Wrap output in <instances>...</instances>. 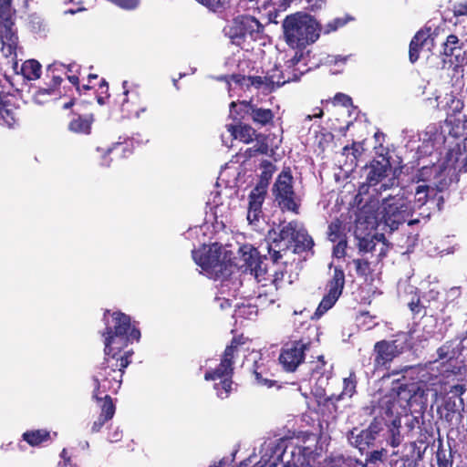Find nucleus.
Wrapping results in <instances>:
<instances>
[{
    "label": "nucleus",
    "instance_id": "1",
    "mask_svg": "<svg viewBox=\"0 0 467 467\" xmlns=\"http://www.w3.org/2000/svg\"><path fill=\"white\" fill-rule=\"evenodd\" d=\"M103 320L105 329L102 332V337L105 357L92 378L93 396L96 400H100L99 396L105 393H116L119 389L123 371L130 363L133 354L128 346L138 342L140 338L138 322L125 313L107 310Z\"/></svg>",
    "mask_w": 467,
    "mask_h": 467
},
{
    "label": "nucleus",
    "instance_id": "2",
    "mask_svg": "<svg viewBox=\"0 0 467 467\" xmlns=\"http://www.w3.org/2000/svg\"><path fill=\"white\" fill-rule=\"evenodd\" d=\"M192 259L201 273L210 278L225 277L232 273L234 253L227 245L219 243L203 244L192 252Z\"/></svg>",
    "mask_w": 467,
    "mask_h": 467
},
{
    "label": "nucleus",
    "instance_id": "3",
    "mask_svg": "<svg viewBox=\"0 0 467 467\" xmlns=\"http://www.w3.org/2000/svg\"><path fill=\"white\" fill-rule=\"evenodd\" d=\"M283 28L286 44L296 49L315 43L321 33V26L316 18L304 12L286 16L283 22Z\"/></svg>",
    "mask_w": 467,
    "mask_h": 467
},
{
    "label": "nucleus",
    "instance_id": "4",
    "mask_svg": "<svg viewBox=\"0 0 467 467\" xmlns=\"http://www.w3.org/2000/svg\"><path fill=\"white\" fill-rule=\"evenodd\" d=\"M363 208H368L370 214L378 217L379 227L389 232L398 229L399 225L406 222L414 213L410 201L403 195L384 199L377 210H374L371 205H366Z\"/></svg>",
    "mask_w": 467,
    "mask_h": 467
},
{
    "label": "nucleus",
    "instance_id": "5",
    "mask_svg": "<svg viewBox=\"0 0 467 467\" xmlns=\"http://www.w3.org/2000/svg\"><path fill=\"white\" fill-rule=\"evenodd\" d=\"M428 391H432L436 400L438 390L430 388L427 384L420 385L416 389L400 387L398 391L391 392L388 400L385 401L387 413L395 417L405 416L410 412L414 404H417L420 410H424L427 405Z\"/></svg>",
    "mask_w": 467,
    "mask_h": 467
},
{
    "label": "nucleus",
    "instance_id": "6",
    "mask_svg": "<svg viewBox=\"0 0 467 467\" xmlns=\"http://www.w3.org/2000/svg\"><path fill=\"white\" fill-rule=\"evenodd\" d=\"M240 344L236 340H233L226 347L218 367L213 369L209 366V361H206L204 366L208 368L204 374L205 380H219L214 384V389L217 391V396L221 399L227 398L232 390L233 364L235 356L240 352Z\"/></svg>",
    "mask_w": 467,
    "mask_h": 467
},
{
    "label": "nucleus",
    "instance_id": "7",
    "mask_svg": "<svg viewBox=\"0 0 467 467\" xmlns=\"http://www.w3.org/2000/svg\"><path fill=\"white\" fill-rule=\"evenodd\" d=\"M301 55L297 52L295 53L293 57L286 62L285 69L281 70L278 67H275L268 70L265 76H256L249 78L251 85L257 88H262L265 91H272L275 88L285 84L289 81H294L299 78L303 71L296 68L299 63Z\"/></svg>",
    "mask_w": 467,
    "mask_h": 467
},
{
    "label": "nucleus",
    "instance_id": "8",
    "mask_svg": "<svg viewBox=\"0 0 467 467\" xmlns=\"http://www.w3.org/2000/svg\"><path fill=\"white\" fill-rule=\"evenodd\" d=\"M262 25L252 16H238L224 26V35L233 44L242 46L246 38L255 40L262 31Z\"/></svg>",
    "mask_w": 467,
    "mask_h": 467
},
{
    "label": "nucleus",
    "instance_id": "9",
    "mask_svg": "<svg viewBox=\"0 0 467 467\" xmlns=\"http://www.w3.org/2000/svg\"><path fill=\"white\" fill-rule=\"evenodd\" d=\"M368 208H362L355 226V236L358 241V248L363 252H370L375 247L374 238H378L373 234V231L379 228V220L377 216L370 214Z\"/></svg>",
    "mask_w": 467,
    "mask_h": 467
},
{
    "label": "nucleus",
    "instance_id": "10",
    "mask_svg": "<svg viewBox=\"0 0 467 467\" xmlns=\"http://www.w3.org/2000/svg\"><path fill=\"white\" fill-rule=\"evenodd\" d=\"M293 177L289 170L283 171L274 185L275 201L282 210L298 213L299 200L293 190Z\"/></svg>",
    "mask_w": 467,
    "mask_h": 467
},
{
    "label": "nucleus",
    "instance_id": "11",
    "mask_svg": "<svg viewBox=\"0 0 467 467\" xmlns=\"http://www.w3.org/2000/svg\"><path fill=\"white\" fill-rule=\"evenodd\" d=\"M10 0H0V50L5 57L16 56L17 36L13 30L8 4Z\"/></svg>",
    "mask_w": 467,
    "mask_h": 467
},
{
    "label": "nucleus",
    "instance_id": "12",
    "mask_svg": "<svg viewBox=\"0 0 467 467\" xmlns=\"http://www.w3.org/2000/svg\"><path fill=\"white\" fill-rule=\"evenodd\" d=\"M122 88L124 96L121 102L122 112L129 118H140L141 114L146 112L148 105L140 94L139 86L123 81Z\"/></svg>",
    "mask_w": 467,
    "mask_h": 467
},
{
    "label": "nucleus",
    "instance_id": "13",
    "mask_svg": "<svg viewBox=\"0 0 467 467\" xmlns=\"http://www.w3.org/2000/svg\"><path fill=\"white\" fill-rule=\"evenodd\" d=\"M244 114L249 115L253 122L260 126H266L272 123L275 117V114L271 109L258 108L246 101L231 103L230 116L232 118L237 119V115H240V119H244Z\"/></svg>",
    "mask_w": 467,
    "mask_h": 467
},
{
    "label": "nucleus",
    "instance_id": "14",
    "mask_svg": "<svg viewBox=\"0 0 467 467\" xmlns=\"http://www.w3.org/2000/svg\"><path fill=\"white\" fill-rule=\"evenodd\" d=\"M345 285V275L344 272L336 267L334 270V275L332 279L327 284V292L322 298L320 304L318 305L315 317L319 318L322 317L327 311H328L337 301L339 296L342 294L343 288Z\"/></svg>",
    "mask_w": 467,
    "mask_h": 467
},
{
    "label": "nucleus",
    "instance_id": "15",
    "mask_svg": "<svg viewBox=\"0 0 467 467\" xmlns=\"http://www.w3.org/2000/svg\"><path fill=\"white\" fill-rule=\"evenodd\" d=\"M433 174V169L431 167H423L419 171L416 176V185L414 188V211L422 207L428 202L429 198L435 195V183L431 182L430 178Z\"/></svg>",
    "mask_w": 467,
    "mask_h": 467
},
{
    "label": "nucleus",
    "instance_id": "16",
    "mask_svg": "<svg viewBox=\"0 0 467 467\" xmlns=\"http://www.w3.org/2000/svg\"><path fill=\"white\" fill-rule=\"evenodd\" d=\"M225 191L212 192L206 202V216H211L215 222L223 223V219L226 218L231 211L233 199Z\"/></svg>",
    "mask_w": 467,
    "mask_h": 467
},
{
    "label": "nucleus",
    "instance_id": "17",
    "mask_svg": "<svg viewBox=\"0 0 467 467\" xmlns=\"http://www.w3.org/2000/svg\"><path fill=\"white\" fill-rule=\"evenodd\" d=\"M306 347V343L296 341L283 349L279 360L286 371H295L296 369L299 364L304 360Z\"/></svg>",
    "mask_w": 467,
    "mask_h": 467
},
{
    "label": "nucleus",
    "instance_id": "18",
    "mask_svg": "<svg viewBox=\"0 0 467 467\" xmlns=\"http://www.w3.org/2000/svg\"><path fill=\"white\" fill-rule=\"evenodd\" d=\"M267 182H261L249 194L247 221L250 224H255L262 213V204L266 194Z\"/></svg>",
    "mask_w": 467,
    "mask_h": 467
},
{
    "label": "nucleus",
    "instance_id": "19",
    "mask_svg": "<svg viewBox=\"0 0 467 467\" xmlns=\"http://www.w3.org/2000/svg\"><path fill=\"white\" fill-rule=\"evenodd\" d=\"M239 257L233 256V265L243 269L244 272H250L262 260L255 248L251 245H244L239 248Z\"/></svg>",
    "mask_w": 467,
    "mask_h": 467
},
{
    "label": "nucleus",
    "instance_id": "20",
    "mask_svg": "<svg viewBox=\"0 0 467 467\" xmlns=\"http://www.w3.org/2000/svg\"><path fill=\"white\" fill-rule=\"evenodd\" d=\"M435 107L446 113L447 116H454L460 113L463 108V102L453 92L440 93L434 99Z\"/></svg>",
    "mask_w": 467,
    "mask_h": 467
},
{
    "label": "nucleus",
    "instance_id": "21",
    "mask_svg": "<svg viewBox=\"0 0 467 467\" xmlns=\"http://www.w3.org/2000/svg\"><path fill=\"white\" fill-rule=\"evenodd\" d=\"M402 348H399L396 341H380L375 345L377 357L375 358L376 365L385 366L390 362L395 357L401 353Z\"/></svg>",
    "mask_w": 467,
    "mask_h": 467
},
{
    "label": "nucleus",
    "instance_id": "22",
    "mask_svg": "<svg viewBox=\"0 0 467 467\" xmlns=\"http://www.w3.org/2000/svg\"><path fill=\"white\" fill-rule=\"evenodd\" d=\"M12 100L13 97L0 91V123L7 127H13L16 122L17 110Z\"/></svg>",
    "mask_w": 467,
    "mask_h": 467
},
{
    "label": "nucleus",
    "instance_id": "23",
    "mask_svg": "<svg viewBox=\"0 0 467 467\" xmlns=\"http://www.w3.org/2000/svg\"><path fill=\"white\" fill-rule=\"evenodd\" d=\"M275 267V265L274 263H272L271 266L268 267L266 263L261 261L250 271V274L254 276L258 283L269 281V285H271L272 278L277 277L278 281L283 277V275L278 274Z\"/></svg>",
    "mask_w": 467,
    "mask_h": 467
},
{
    "label": "nucleus",
    "instance_id": "24",
    "mask_svg": "<svg viewBox=\"0 0 467 467\" xmlns=\"http://www.w3.org/2000/svg\"><path fill=\"white\" fill-rule=\"evenodd\" d=\"M298 224L299 223L295 221L280 225L279 240L274 238V241L276 243V246L279 249L288 248L293 244V239Z\"/></svg>",
    "mask_w": 467,
    "mask_h": 467
},
{
    "label": "nucleus",
    "instance_id": "25",
    "mask_svg": "<svg viewBox=\"0 0 467 467\" xmlns=\"http://www.w3.org/2000/svg\"><path fill=\"white\" fill-rule=\"evenodd\" d=\"M226 129L232 139L239 140L244 143H250L255 136L254 129L247 124H229L226 126Z\"/></svg>",
    "mask_w": 467,
    "mask_h": 467
},
{
    "label": "nucleus",
    "instance_id": "26",
    "mask_svg": "<svg viewBox=\"0 0 467 467\" xmlns=\"http://www.w3.org/2000/svg\"><path fill=\"white\" fill-rule=\"evenodd\" d=\"M276 282L277 277L272 278L271 285H268V291L265 293L260 292L258 294L254 303V306H256L257 310H259V308H266L267 306H269L270 305L274 304L276 301ZM263 286H267V284H264Z\"/></svg>",
    "mask_w": 467,
    "mask_h": 467
},
{
    "label": "nucleus",
    "instance_id": "27",
    "mask_svg": "<svg viewBox=\"0 0 467 467\" xmlns=\"http://www.w3.org/2000/svg\"><path fill=\"white\" fill-rule=\"evenodd\" d=\"M22 440L32 447H37L51 440V433L45 429L30 430L22 434Z\"/></svg>",
    "mask_w": 467,
    "mask_h": 467
},
{
    "label": "nucleus",
    "instance_id": "28",
    "mask_svg": "<svg viewBox=\"0 0 467 467\" xmlns=\"http://www.w3.org/2000/svg\"><path fill=\"white\" fill-rule=\"evenodd\" d=\"M293 244H295L296 250L305 251L312 248L314 242L312 238L307 234L306 229L302 224H298L297 229L296 231V234L293 239Z\"/></svg>",
    "mask_w": 467,
    "mask_h": 467
},
{
    "label": "nucleus",
    "instance_id": "29",
    "mask_svg": "<svg viewBox=\"0 0 467 467\" xmlns=\"http://www.w3.org/2000/svg\"><path fill=\"white\" fill-rule=\"evenodd\" d=\"M93 119L91 116H78L70 121L68 129L76 133L88 134L91 130Z\"/></svg>",
    "mask_w": 467,
    "mask_h": 467
},
{
    "label": "nucleus",
    "instance_id": "30",
    "mask_svg": "<svg viewBox=\"0 0 467 467\" xmlns=\"http://www.w3.org/2000/svg\"><path fill=\"white\" fill-rule=\"evenodd\" d=\"M21 71L26 78L36 80L41 76V65L35 59H29L24 62Z\"/></svg>",
    "mask_w": 467,
    "mask_h": 467
},
{
    "label": "nucleus",
    "instance_id": "31",
    "mask_svg": "<svg viewBox=\"0 0 467 467\" xmlns=\"http://www.w3.org/2000/svg\"><path fill=\"white\" fill-rule=\"evenodd\" d=\"M429 36L430 35L428 32L420 31L412 38L410 45V62L414 63L418 60L420 47L427 40Z\"/></svg>",
    "mask_w": 467,
    "mask_h": 467
},
{
    "label": "nucleus",
    "instance_id": "32",
    "mask_svg": "<svg viewBox=\"0 0 467 467\" xmlns=\"http://www.w3.org/2000/svg\"><path fill=\"white\" fill-rule=\"evenodd\" d=\"M258 314L256 306L252 303L242 304L237 306L234 310V317L238 319H254Z\"/></svg>",
    "mask_w": 467,
    "mask_h": 467
},
{
    "label": "nucleus",
    "instance_id": "33",
    "mask_svg": "<svg viewBox=\"0 0 467 467\" xmlns=\"http://www.w3.org/2000/svg\"><path fill=\"white\" fill-rule=\"evenodd\" d=\"M387 175V166L377 162L370 167L368 174V182L370 185H376Z\"/></svg>",
    "mask_w": 467,
    "mask_h": 467
},
{
    "label": "nucleus",
    "instance_id": "34",
    "mask_svg": "<svg viewBox=\"0 0 467 467\" xmlns=\"http://www.w3.org/2000/svg\"><path fill=\"white\" fill-rule=\"evenodd\" d=\"M349 440L352 444L359 449V451L364 450L374 441L373 437L370 436V432L366 431V430L360 431L356 437H354V432H351Z\"/></svg>",
    "mask_w": 467,
    "mask_h": 467
},
{
    "label": "nucleus",
    "instance_id": "35",
    "mask_svg": "<svg viewBox=\"0 0 467 467\" xmlns=\"http://www.w3.org/2000/svg\"><path fill=\"white\" fill-rule=\"evenodd\" d=\"M461 53V47L459 46V38L455 35L448 36L446 42L444 43L443 54L446 57L455 56L456 57Z\"/></svg>",
    "mask_w": 467,
    "mask_h": 467
},
{
    "label": "nucleus",
    "instance_id": "36",
    "mask_svg": "<svg viewBox=\"0 0 467 467\" xmlns=\"http://www.w3.org/2000/svg\"><path fill=\"white\" fill-rule=\"evenodd\" d=\"M101 398L99 400H103V404L101 405V413L99 417L109 420L113 418L115 414V405L112 402L111 398L107 393L103 394L102 396H99Z\"/></svg>",
    "mask_w": 467,
    "mask_h": 467
},
{
    "label": "nucleus",
    "instance_id": "37",
    "mask_svg": "<svg viewBox=\"0 0 467 467\" xmlns=\"http://www.w3.org/2000/svg\"><path fill=\"white\" fill-rule=\"evenodd\" d=\"M56 95L57 93L54 88H41L34 94L33 99L36 104L42 105L49 101Z\"/></svg>",
    "mask_w": 467,
    "mask_h": 467
},
{
    "label": "nucleus",
    "instance_id": "38",
    "mask_svg": "<svg viewBox=\"0 0 467 467\" xmlns=\"http://www.w3.org/2000/svg\"><path fill=\"white\" fill-rule=\"evenodd\" d=\"M129 147V143H116L113 147L110 148H100L99 147L97 150L101 152V156L104 158L106 155L114 153L115 155H119L121 152L126 153V150ZM126 156V154H124Z\"/></svg>",
    "mask_w": 467,
    "mask_h": 467
},
{
    "label": "nucleus",
    "instance_id": "39",
    "mask_svg": "<svg viewBox=\"0 0 467 467\" xmlns=\"http://www.w3.org/2000/svg\"><path fill=\"white\" fill-rule=\"evenodd\" d=\"M346 24L347 20L345 18L337 17L328 22L324 26H321V32L323 31L324 34H329L344 26Z\"/></svg>",
    "mask_w": 467,
    "mask_h": 467
},
{
    "label": "nucleus",
    "instance_id": "40",
    "mask_svg": "<svg viewBox=\"0 0 467 467\" xmlns=\"http://www.w3.org/2000/svg\"><path fill=\"white\" fill-rule=\"evenodd\" d=\"M237 7L239 11H255L259 9L258 0H238Z\"/></svg>",
    "mask_w": 467,
    "mask_h": 467
},
{
    "label": "nucleus",
    "instance_id": "41",
    "mask_svg": "<svg viewBox=\"0 0 467 467\" xmlns=\"http://www.w3.org/2000/svg\"><path fill=\"white\" fill-rule=\"evenodd\" d=\"M111 2L119 7L125 10L136 9L140 5V0H111Z\"/></svg>",
    "mask_w": 467,
    "mask_h": 467
},
{
    "label": "nucleus",
    "instance_id": "42",
    "mask_svg": "<svg viewBox=\"0 0 467 467\" xmlns=\"http://www.w3.org/2000/svg\"><path fill=\"white\" fill-rule=\"evenodd\" d=\"M355 389H356V384H355V381L353 380V379H351V377L345 379H344V388H343L341 395L347 396V397H351L355 392Z\"/></svg>",
    "mask_w": 467,
    "mask_h": 467
},
{
    "label": "nucleus",
    "instance_id": "43",
    "mask_svg": "<svg viewBox=\"0 0 467 467\" xmlns=\"http://www.w3.org/2000/svg\"><path fill=\"white\" fill-rule=\"evenodd\" d=\"M454 16H467V0L453 5Z\"/></svg>",
    "mask_w": 467,
    "mask_h": 467
},
{
    "label": "nucleus",
    "instance_id": "44",
    "mask_svg": "<svg viewBox=\"0 0 467 467\" xmlns=\"http://www.w3.org/2000/svg\"><path fill=\"white\" fill-rule=\"evenodd\" d=\"M334 105H342L344 107L351 106V99L345 94L338 93L333 99Z\"/></svg>",
    "mask_w": 467,
    "mask_h": 467
},
{
    "label": "nucleus",
    "instance_id": "45",
    "mask_svg": "<svg viewBox=\"0 0 467 467\" xmlns=\"http://www.w3.org/2000/svg\"><path fill=\"white\" fill-rule=\"evenodd\" d=\"M329 238L335 242L338 239V232L340 230V223L338 221L333 222L329 225Z\"/></svg>",
    "mask_w": 467,
    "mask_h": 467
},
{
    "label": "nucleus",
    "instance_id": "46",
    "mask_svg": "<svg viewBox=\"0 0 467 467\" xmlns=\"http://www.w3.org/2000/svg\"><path fill=\"white\" fill-rule=\"evenodd\" d=\"M122 438V431L119 427L111 429L109 432L108 440L110 442H117Z\"/></svg>",
    "mask_w": 467,
    "mask_h": 467
},
{
    "label": "nucleus",
    "instance_id": "47",
    "mask_svg": "<svg viewBox=\"0 0 467 467\" xmlns=\"http://www.w3.org/2000/svg\"><path fill=\"white\" fill-rule=\"evenodd\" d=\"M353 263L356 266V270H357L358 274L366 275V273L368 269V262L360 260V259H357V260H354Z\"/></svg>",
    "mask_w": 467,
    "mask_h": 467
},
{
    "label": "nucleus",
    "instance_id": "48",
    "mask_svg": "<svg viewBox=\"0 0 467 467\" xmlns=\"http://www.w3.org/2000/svg\"><path fill=\"white\" fill-rule=\"evenodd\" d=\"M254 378H255L256 383L259 386H265L267 388H270L272 386V381L267 379H264L259 372L254 371Z\"/></svg>",
    "mask_w": 467,
    "mask_h": 467
},
{
    "label": "nucleus",
    "instance_id": "49",
    "mask_svg": "<svg viewBox=\"0 0 467 467\" xmlns=\"http://www.w3.org/2000/svg\"><path fill=\"white\" fill-rule=\"evenodd\" d=\"M291 0H267V5L275 8H285Z\"/></svg>",
    "mask_w": 467,
    "mask_h": 467
},
{
    "label": "nucleus",
    "instance_id": "50",
    "mask_svg": "<svg viewBox=\"0 0 467 467\" xmlns=\"http://www.w3.org/2000/svg\"><path fill=\"white\" fill-rule=\"evenodd\" d=\"M267 152V146L266 145H260L258 147H254V148H249L247 150H246V154H248V156H253L256 153H266Z\"/></svg>",
    "mask_w": 467,
    "mask_h": 467
},
{
    "label": "nucleus",
    "instance_id": "51",
    "mask_svg": "<svg viewBox=\"0 0 467 467\" xmlns=\"http://www.w3.org/2000/svg\"><path fill=\"white\" fill-rule=\"evenodd\" d=\"M60 458L62 459V462L58 463L60 467H66L70 462V456L68 454V451L67 449H63L60 452Z\"/></svg>",
    "mask_w": 467,
    "mask_h": 467
},
{
    "label": "nucleus",
    "instance_id": "52",
    "mask_svg": "<svg viewBox=\"0 0 467 467\" xmlns=\"http://www.w3.org/2000/svg\"><path fill=\"white\" fill-rule=\"evenodd\" d=\"M106 421H108L107 420L101 418V417H99V419L94 421L92 427H91V431L93 432H98L100 431V429L103 427V425L106 423Z\"/></svg>",
    "mask_w": 467,
    "mask_h": 467
},
{
    "label": "nucleus",
    "instance_id": "53",
    "mask_svg": "<svg viewBox=\"0 0 467 467\" xmlns=\"http://www.w3.org/2000/svg\"><path fill=\"white\" fill-rule=\"evenodd\" d=\"M344 250H345V245L341 242H339L334 249V254L337 257H341L344 255Z\"/></svg>",
    "mask_w": 467,
    "mask_h": 467
},
{
    "label": "nucleus",
    "instance_id": "54",
    "mask_svg": "<svg viewBox=\"0 0 467 467\" xmlns=\"http://www.w3.org/2000/svg\"><path fill=\"white\" fill-rule=\"evenodd\" d=\"M67 78L68 80L74 85L76 86L77 89L78 91H80V87H79V78L77 75L75 74H72V75H68L67 76Z\"/></svg>",
    "mask_w": 467,
    "mask_h": 467
},
{
    "label": "nucleus",
    "instance_id": "55",
    "mask_svg": "<svg viewBox=\"0 0 467 467\" xmlns=\"http://www.w3.org/2000/svg\"><path fill=\"white\" fill-rule=\"evenodd\" d=\"M366 431H369L370 432V436L373 437V440L376 439V436L377 434L379 433V428L375 425V424H371L367 430Z\"/></svg>",
    "mask_w": 467,
    "mask_h": 467
},
{
    "label": "nucleus",
    "instance_id": "56",
    "mask_svg": "<svg viewBox=\"0 0 467 467\" xmlns=\"http://www.w3.org/2000/svg\"><path fill=\"white\" fill-rule=\"evenodd\" d=\"M268 467H297L296 463L280 462L277 463H272Z\"/></svg>",
    "mask_w": 467,
    "mask_h": 467
},
{
    "label": "nucleus",
    "instance_id": "57",
    "mask_svg": "<svg viewBox=\"0 0 467 467\" xmlns=\"http://www.w3.org/2000/svg\"><path fill=\"white\" fill-rule=\"evenodd\" d=\"M325 0H308V3L311 5L313 9H318L322 6Z\"/></svg>",
    "mask_w": 467,
    "mask_h": 467
},
{
    "label": "nucleus",
    "instance_id": "58",
    "mask_svg": "<svg viewBox=\"0 0 467 467\" xmlns=\"http://www.w3.org/2000/svg\"><path fill=\"white\" fill-rule=\"evenodd\" d=\"M465 391V388L462 385H454L451 387V392H455L462 395Z\"/></svg>",
    "mask_w": 467,
    "mask_h": 467
},
{
    "label": "nucleus",
    "instance_id": "59",
    "mask_svg": "<svg viewBox=\"0 0 467 467\" xmlns=\"http://www.w3.org/2000/svg\"><path fill=\"white\" fill-rule=\"evenodd\" d=\"M12 447H13V442L9 441L7 443L1 444L0 449L4 451H7L11 450Z\"/></svg>",
    "mask_w": 467,
    "mask_h": 467
},
{
    "label": "nucleus",
    "instance_id": "60",
    "mask_svg": "<svg viewBox=\"0 0 467 467\" xmlns=\"http://www.w3.org/2000/svg\"><path fill=\"white\" fill-rule=\"evenodd\" d=\"M230 300L229 299H223V302L220 303V306L222 308H224L226 306H230Z\"/></svg>",
    "mask_w": 467,
    "mask_h": 467
},
{
    "label": "nucleus",
    "instance_id": "61",
    "mask_svg": "<svg viewBox=\"0 0 467 467\" xmlns=\"http://www.w3.org/2000/svg\"><path fill=\"white\" fill-rule=\"evenodd\" d=\"M68 71H69V72H72V73H73V72H77V71H78V66H77V65H71V66H69V67H68Z\"/></svg>",
    "mask_w": 467,
    "mask_h": 467
},
{
    "label": "nucleus",
    "instance_id": "62",
    "mask_svg": "<svg viewBox=\"0 0 467 467\" xmlns=\"http://www.w3.org/2000/svg\"><path fill=\"white\" fill-rule=\"evenodd\" d=\"M204 227H207V225H204V226H200V227H195L194 229H192V231L195 233V234H198L199 232H202V229Z\"/></svg>",
    "mask_w": 467,
    "mask_h": 467
},
{
    "label": "nucleus",
    "instance_id": "63",
    "mask_svg": "<svg viewBox=\"0 0 467 467\" xmlns=\"http://www.w3.org/2000/svg\"><path fill=\"white\" fill-rule=\"evenodd\" d=\"M439 467H451L447 462H439Z\"/></svg>",
    "mask_w": 467,
    "mask_h": 467
},
{
    "label": "nucleus",
    "instance_id": "64",
    "mask_svg": "<svg viewBox=\"0 0 467 467\" xmlns=\"http://www.w3.org/2000/svg\"><path fill=\"white\" fill-rule=\"evenodd\" d=\"M54 80H55L56 84H60L62 79L59 77H56V78H54Z\"/></svg>",
    "mask_w": 467,
    "mask_h": 467
}]
</instances>
